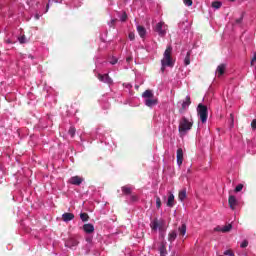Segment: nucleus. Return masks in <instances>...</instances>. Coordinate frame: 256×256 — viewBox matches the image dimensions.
I'll list each match as a JSON object with an SVG mask.
<instances>
[{"label":"nucleus","mask_w":256,"mask_h":256,"mask_svg":"<svg viewBox=\"0 0 256 256\" xmlns=\"http://www.w3.org/2000/svg\"><path fill=\"white\" fill-rule=\"evenodd\" d=\"M192 127H193V118L182 117L179 120V126H178V131L180 133V136L183 137L184 135H187V133L191 131Z\"/></svg>","instance_id":"2"},{"label":"nucleus","mask_w":256,"mask_h":256,"mask_svg":"<svg viewBox=\"0 0 256 256\" xmlns=\"http://www.w3.org/2000/svg\"><path fill=\"white\" fill-rule=\"evenodd\" d=\"M252 129H256V119H254L251 123Z\"/></svg>","instance_id":"35"},{"label":"nucleus","mask_w":256,"mask_h":256,"mask_svg":"<svg viewBox=\"0 0 256 256\" xmlns=\"http://www.w3.org/2000/svg\"><path fill=\"white\" fill-rule=\"evenodd\" d=\"M228 203H229L230 209L235 210V207L237 205V198H235V196L233 195L229 196Z\"/></svg>","instance_id":"15"},{"label":"nucleus","mask_w":256,"mask_h":256,"mask_svg":"<svg viewBox=\"0 0 256 256\" xmlns=\"http://www.w3.org/2000/svg\"><path fill=\"white\" fill-rule=\"evenodd\" d=\"M230 1H234V0H230Z\"/></svg>","instance_id":"45"},{"label":"nucleus","mask_w":256,"mask_h":256,"mask_svg":"<svg viewBox=\"0 0 256 256\" xmlns=\"http://www.w3.org/2000/svg\"><path fill=\"white\" fill-rule=\"evenodd\" d=\"M87 241H91V239H87Z\"/></svg>","instance_id":"44"},{"label":"nucleus","mask_w":256,"mask_h":256,"mask_svg":"<svg viewBox=\"0 0 256 256\" xmlns=\"http://www.w3.org/2000/svg\"><path fill=\"white\" fill-rule=\"evenodd\" d=\"M137 32L142 39H144L145 35H147V30L145 29V27L141 25L137 26Z\"/></svg>","instance_id":"16"},{"label":"nucleus","mask_w":256,"mask_h":256,"mask_svg":"<svg viewBox=\"0 0 256 256\" xmlns=\"http://www.w3.org/2000/svg\"><path fill=\"white\" fill-rule=\"evenodd\" d=\"M223 227H221V226H218V227H216V228H214V231H221V232H223Z\"/></svg>","instance_id":"37"},{"label":"nucleus","mask_w":256,"mask_h":256,"mask_svg":"<svg viewBox=\"0 0 256 256\" xmlns=\"http://www.w3.org/2000/svg\"><path fill=\"white\" fill-rule=\"evenodd\" d=\"M34 19H36V21H39V19H41V15L35 14Z\"/></svg>","instance_id":"38"},{"label":"nucleus","mask_w":256,"mask_h":256,"mask_svg":"<svg viewBox=\"0 0 256 256\" xmlns=\"http://www.w3.org/2000/svg\"><path fill=\"white\" fill-rule=\"evenodd\" d=\"M167 29L168 26L165 22H158L154 27V31L158 33L159 37H165L167 35Z\"/></svg>","instance_id":"5"},{"label":"nucleus","mask_w":256,"mask_h":256,"mask_svg":"<svg viewBox=\"0 0 256 256\" xmlns=\"http://www.w3.org/2000/svg\"><path fill=\"white\" fill-rule=\"evenodd\" d=\"M243 21V18H239L238 20H236L237 23H241Z\"/></svg>","instance_id":"41"},{"label":"nucleus","mask_w":256,"mask_h":256,"mask_svg":"<svg viewBox=\"0 0 256 256\" xmlns=\"http://www.w3.org/2000/svg\"><path fill=\"white\" fill-rule=\"evenodd\" d=\"M84 179L83 177L80 176H73L68 180V183H70V185H76L79 186L81 185V183H83Z\"/></svg>","instance_id":"7"},{"label":"nucleus","mask_w":256,"mask_h":256,"mask_svg":"<svg viewBox=\"0 0 256 256\" xmlns=\"http://www.w3.org/2000/svg\"><path fill=\"white\" fill-rule=\"evenodd\" d=\"M122 192H123L125 195H131V187H129V186H123V187H122Z\"/></svg>","instance_id":"22"},{"label":"nucleus","mask_w":256,"mask_h":256,"mask_svg":"<svg viewBox=\"0 0 256 256\" xmlns=\"http://www.w3.org/2000/svg\"><path fill=\"white\" fill-rule=\"evenodd\" d=\"M129 39H130V41H133L135 39V33H130Z\"/></svg>","instance_id":"34"},{"label":"nucleus","mask_w":256,"mask_h":256,"mask_svg":"<svg viewBox=\"0 0 256 256\" xmlns=\"http://www.w3.org/2000/svg\"><path fill=\"white\" fill-rule=\"evenodd\" d=\"M221 2H213L212 3V7L214 8V9H221Z\"/></svg>","instance_id":"25"},{"label":"nucleus","mask_w":256,"mask_h":256,"mask_svg":"<svg viewBox=\"0 0 256 256\" xmlns=\"http://www.w3.org/2000/svg\"><path fill=\"white\" fill-rule=\"evenodd\" d=\"M177 239V232L176 231H171L169 234H168V241L170 243H173V241H175Z\"/></svg>","instance_id":"19"},{"label":"nucleus","mask_w":256,"mask_h":256,"mask_svg":"<svg viewBox=\"0 0 256 256\" xmlns=\"http://www.w3.org/2000/svg\"><path fill=\"white\" fill-rule=\"evenodd\" d=\"M191 64V52H187L186 57L184 59V65H190Z\"/></svg>","instance_id":"21"},{"label":"nucleus","mask_w":256,"mask_h":256,"mask_svg":"<svg viewBox=\"0 0 256 256\" xmlns=\"http://www.w3.org/2000/svg\"><path fill=\"white\" fill-rule=\"evenodd\" d=\"M197 113H198V117L200 118V121L202 123H207V116H208L207 106L203 104H199L197 107Z\"/></svg>","instance_id":"4"},{"label":"nucleus","mask_w":256,"mask_h":256,"mask_svg":"<svg viewBox=\"0 0 256 256\" xmlns=\"http://www.w3.org/2000/svg\"><path fill=\"white\" fill-rule=\"evenodd\" d=\"M18 41L21 44L27 43V38L25 37V35H23V36L18 37Z\"/></svg>","instance_id":"26"},{"label":"nucleus","mask_w":256,"mask_h":256,"mask_svg":"<svg viewBox=\"0 0 256 256\" xmlns=\"http://www.w3.org/2000/svg\"><path fill=\"white\" fill-rule=\"evenodd\" d=\"M74 219H75V214L73 213L66 212L62 214V221H64V223H69V221H73Z\"/></svg>","instance_id":"10"},{"label":"nucleus","mask_w":256,"mask_h":256,"mask_svg":"<svg viewBox=\"0 0 256 256\" xmlns=\"http://www.w3.org/2000/svg\"><path fill=\"white\" fill-rule=\"evenodd\" d=\"M80 219L82 220V221H89V215L87 214V213H81L80 214Z\"/></svg>","instance_id":"24"},{"label":"nucleus","mask_w":256,"mask_h":256,"mask_svg":"<svg viewBox=\"0 0 256 256\" xmlns=\"http://www.w3.org/2000/svg\"><path fill=\"white\" fill-rule=\"evenodd\" d=\"M132 201H137V196H131Z\"/></svg>","instance_id":"40"},{"label":"nucleus","mask_w":256,"mask_h":256,"mask_svg":"<svg viewBox=\"0 0 256 256\" xmlns=\"http://www.w3.org/2000/svg\"><path fill=\"white\" fill-rule=\"evenodd\" d=\"M142 97L144 99V104L146 105V107H150V109H152V107H155V105L159 103L157 97H155V94H153L152 90H146L142 94Z\"/></svg>","instance_id":"3"},{"label":"nucleus","mask_w":256,"mask_h":256,"mask_svg":"<svg viewBox=\"0 0 256 256\" xmlns=\"http://www.w3.org/2000/svg\"><path fill=\"white\" fill-rule=\"evenodd\" d=\"M181 105L182 107L180 109V113H183V111H185L189 107V105H191V97L187 96L185 100L182 101Z\"/></svg>","instance_id":"11"},{"label":"nucleus","mask_w":256,"mask_h":256,"mask_svg":"<svg viewBox=\"0 0 256 256\" xmlns=\"http://www.w3.org/2000/svg\"><path fill=\"white\" fill-rule=\"evenodd\" d=\"M176 157H177V165L178 167H181V165H183V149L182 148H178Z\"/></svg>","instance_id":"12"},{"label":"nucleus","mask_w":256,"mask_h":256,"mask_svg":"<svg viewBox=\"0 0 256 256\" xmlns=\"http://www.w3.org/2000/svg\"><path fill=\"white\" fill-rule=\"evenodd\" d=\"M98 79L102 83H107V85H111V83H113V79L109 77V74H104V75L98 74Z\"/></svg>","instance_id":"9"},{"label":"nucleus","mask_w":256,"mask_h":256,"mask_svg":"<svg viewBox=\"0 0 256 256\" xmlns=\"http://www.w3.org/2000/svg\"><path fill=\"white\" fill-rule=\"evenodd\" d=\"M224 255H226V256H235V253H233V251H231V250H226V251H224Z\"/></svg>","instance_id":"31"},{"label":"nucleus","mask_w":256,"mask_h":256,"mask_svg":"<svg viewBox=\"0 0 256 256\" xmlns=\"http://www.w3.org/2000/svg\"><path fill=\"white\" fill-rule=\"evenodd\" d=\"M184 4L186 5V7H191V5H193V1L192 0H184Z\"/></svg>","instance_id":"32"},{"label":"nucleus","mask_w":256,"mask_h":256,"mask_svg":"<svg viewBox=\"0 0 256 256\" xmlns=\"http://www.w3.org/2000/svg\"><path fill=\"white\" fill-rule=\"evenodd\" d=\"M225 69H227V65L225 64L218 65L216 69V75H218V77H221V75L225 73Z\"/></svg>","instance_id":"14"},{"label":"nucleus","mask_w":256,"mask_h":256,"mask_svg":"<svg viewBox=\"0 0 256 256\" xmlns=\"http://www.w3.org/2000/svg\"><path fill=\"white\" fill-rule=\"evenodd\" d=\"M167 207H174L175 206V195L173 193L169 192L167 202Z\"/></svg>","instance_id":"13"},{"label":"nucleus","mask_w":256,"mask_h":256,"mask_svg":"<svg viewBox=\"0 0 256 256\" xmlns=\"http://www.w3.org/2000/svg\"><path fill=\"white\" fill-rule=\"evenodd\" d=\"M231 229H233V226L231 224H228V225L222 227V233H229V231H231Z\"/></svg>","instance_id":"23"},{"label":"nucleus","mask_w":256,"mask_h":256,"mask_svg":"<svg viewBox=\"0 0 256 256\" xmlns=\"http://www.w3.org/2000/svg\"><path fill=\"white\" fill-rule=\"evenodd\" d=\"M75 127H70L69 131H68V134L71 136V137H75Z\"/></svg>","instance_id":"27"},{"label":"nucleus","mask_w":256,"mask_h":256,"mask_svg":"<svg viewBox=\"0 0 256 256\" xmlns=\"http://www.w3.org/2000/svg\"><path fill=\"white\" fill-rule=\"evenodd\" d=\"M178 231L180 233V235H182V237H184V235L187 233V225L182 224L179 228Z\"/></svg>","instance_id":"20"},{"label":"nucleus","mask_w":256,"mask_h":256,"mask_svg":"<svg viewBox=\"0 0 256 256\" xmlns=\"http://www.w3.org/2000/svg\"><path fill=\"white\" fill-rule=\"evenodd\" d=\"M256 61V53L254 54V57L252 58L251 65H253Z\"/></svg>","instance_id":"39"},{"label":"nucleus","mask_w":256,"mask_h":256,"mask_svg":"<svg viewBox=\"0 0 256 256\" xmlns=\"http://www.w3.org/2000/svg\"><path fill=\"white\" fill-rule=\"evenodd\" d=\"M150 227L152 231H157V229H159V231H163L165 229V220L155 219L150 223Z\"/></svg>","instance_id":"6"},{"label":"nucleus","mask_w":256,"mask_h":256,"mask_svg":"<svg viewBox=\"0 0 256 256\" xmlns=\"http://www.w3.org/2000/svg\"><path fill=\"white\" fill-rule=\"evenodd\" d=\"M173 53V47L167 46L166 50L164 51L163 58L161 60V71L165 73V69L167 67H173L175 62L173 61V57L171 56Z\"/></svg>","instance_id":"1"},{"label":"nucleus","mask_w":256,"mask_h":256,"mask_svg":"<svg viewBox=\"0 0 256 256\" xmlns=\"http://www.w3.org/2000/svg\"><path fill=\"white\" fill-rule=\"evenodd\" d=\"M110 64H111V65L117 64V58H112V59L110 60Z\"/></svg>","instance_id":"33"},{"label":"nucleus","mask_w":256,"mask_h":256,"mask_svg":"<svg viewBox=\"0 0 256 256\" xmlns=\"http://www.w3.org/2000/svg\"><path fill=\"white\" fill-rule=\"evenodd\" d=\"M248 245H249V242H248L247 240H244V241H242V243L240 244V247H241L242 249H245V247H248Z\"/></svg>","instance_id":"30"},{"label":"nucleus","mask_w":256,"mask_h":256,"mask_svg":"<svg viewBox=\"0 0 256 256\" xmlns=\"http://www.w3.org/2000/svg\"><path fill=\"white\" fill-rule=\"evenodd\" d=\"M240 191H243V184H238L235 188L236 193H239Z\"/></svg>","instance_id":"28"},{"label":"nucleus","mask_w":256,"mask_h":256,"mask_svg":"<svg viewBox=\"0 0 256 256\" xmlns=\"http://www.w3.org/2000/svg\"><path fill=\"white\" fill-rule=\"evenodd\" d=\"M83 230L85 231V233H93V231H95V227L93 226V224H85L83 226Z\"/></svg>","instance_id":"18"},{"label":"nucleus","mask_w":256,"mask_h":256,"mask_svg":"<svg viewBox=\"0 0 256 256\" xmlns=\"http://www.w3.org/2000/svg\"><path fill=\"white\" fill-rule=\"evenodd\" d=\"M127 61H128V62L131 61V58H127Z\"/></svg>","instance_id":"43"},{"label":"nucleus","mask_w":256,"mask_h":256,"mask_svg":"<svg viewBox=\"0 0 256 256\" xmlns=\"http://www.w3.org/2000/svg\"><path fill=\"white\" fill-rule=\"evenodd\" d=\"M47 11H49V4H47V6H46V13H47Z\"/></svg>","instance_id":"42"},{"label":"nucleus","mask_w":256,"mask_h":256,"mask_svg":"<svg viewBox=\"0 0 256 256\" xmlns=\"http://www.w3.org/2000/svg\"><path fill=\"white\" fill-rule=\"evenodd\" d=\"M121 21H127V14H123L121 16Z\"/></svg>","instance_id":"36"},{"label":"nucleus","mask_w":256,"mask_h":256,"mask_svg":"<svg viewBox=\"0 0 256 256\" xmlns=\"http://www.w3.org/2000/svg\"><path fill=\"white\" fill-rule=\"evenodd\" d=\"M178 199L179 201H185V199H187V189H182L179 191Z\"/></svg>","instance_id":"17"},{"label":"nucleus","mask_w":256,"mask_h":256,"mask_svg":"<svg viewBox=\"0 0 256 256\" xmlns=\"http://www.w3.org/2000/svg\"><path fill=\"white\" fill-rule=\"evenodd\" d=\"M156 207L157 209H161V198L156 197Z\"/></svg>","instance_id":"29"},{"label":"nucleus","mask_w":256,"mask_h":256,"mask_svg":"<svg viewBox=\"0 0 256 256\" xmlns=\"http://www.w3.org/2000/svg\"><path fill=\"white\" fill-rule=\"evenodd\" d=\"M79 245V241L75 238H70L65 242V247H68L69 249H75Z\"/></svg>","instance_id":"8"}]
</instances>
